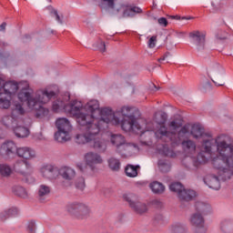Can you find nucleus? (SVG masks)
<instances>
[{"mask_svg": "<svg viewBox=\"0 0 233 233\" xmlns=\"http://www.w3.org/2000/svg\"><path fill=\"white\" fill-rule=\"evenodd\" d=\"M70 101V93L66 92L62 96L53 102L54 112L65 110L71 117H75L79 132L75 136V142L77 145H86L91 143L93 148L98 152L106 151V141L99 137L101 128L108 127V116L105 110H110V107L99 108V101L96 99L89 100L85 105L83 102Z\"/></svg>", "mask_w": 233, "mask_h": 233, "instance_id": "f257e3e1", "label": "nucleus"}, {"mask_svg": "<svg viewBox=\"0 0 233 233\" xmlns=\"http://www.w3.org/2000/svg\"><path fill=\"white\" fill-rule=\"evenodd\" d=\"M202 161H208L212 156V145L217 147V156L212 159L213 167L218 170L221 179H230L233 176V144L227 142V137L219 136L215 140L208 135L202 138Z\"/></svg>", "mask_w": 233, "mask_h": 233, "instance_id": "f03ea898", "label": "nucleus"}, {"mask_svg": "<svg viewBox=\"0 0 233 233\" xmlns=\"http://www.w3.org/2000/svg\"><path fill=\"white\" fill-rule=\"evenodd\" d=\"M17 97L21 103H25L31 110L36 111V117H46L49 114L48 108L43 106L50 103L56 97V92L47 87L34 91L28 81L16 82Z\"/></svg>", "mask_w": 233, "mask_h": 233, "instance_id": "7ed1b4c3", "label": "nucleus"}, {"mask_svg": "<svg viewBox=\"0 0 233 233\" xmlns=\"http://www.w3.org/2000/svg\"><path fill=\"white\" fill-rule=\"evenodd\" d=\"M107 116V125H121L125 132L143 134V127L139 125V109L134 106H124L116 112L111 108L104 110Z\"/></svg>", "mask_w": 233, "mask_h": 233, "instance_id": "20e7f679", "label": "nucleus"}, {"mask_svg": "<svg viewBox=\"0 0 233 233\" xmlns=\"http://www.w3.org/2000/svg\"><path fill=\"white\" fill-rule=\"evenodd\" d=\"M116 0H102L98 5L101 10H111V15L117 19L134 17L136 14H141L143 10L137 6H132L128 2H118Z\"/></svg>", "mask_w": 233, "mask_h": 233, "instance_id": "39448f33", "label": "nucleus"}, {"mask_svg": "<svg viewBox=\"0 0 233 233\" xmlns=\"http://www.w3.org/2000/svg\"><path fill=\"white\" fill-rule=\"evenodd\" d=\"M17 92V82H5L0 77V108L8 110L12 105V95Z\"/></svg>", "mask_w": 233, "mask_h": 233, "instance_id": "423d86ee", "label": "nucleus"}, {"mask_svg": "<svg viewBox=\"0 0 233 233\" xmlns=\"http://www.w3.org/2000/svg\"><path fill=\"white\" fill-rule=\"evenodd\" d=\"M190 137V125H185L178 130L177 133L168 132L167 127H162L157 132V137H168L172 145L177 147L182 141H186Z\"/></svg>", "mask_w": 233, "mask_h": 233, "instance_id": "0eeeda50", "label": "nucleus"}, {"mask_svg": "<svg viewBox=\"0 0 233 233\" xmlns=\"http://www.w3.org/2000/svg\"><path fill=\"white\" fill-rule=\"evenodd\" d=\"M154 121L157 125L154 126L152 122L147 123L145 129H143V133H139L141 139H145V136L147 137V139L144 140V145H148L152 143V137H150V132H154L155 136L157 137V132L161 130L162 127H165V123H167V115L163 113H156Z\"/></svg>", "mask_w": 233, "mask_h": 233, "instance_id": "6e6552de", "label": "nucleus"}, {"mask_svg": "<svg viewBox=\"0 0 233 233\" xmlns=\"http://www.w3.org/2000/svg\"><path fill=\"white\" fill-rule=\"evenodd\" d=\"M66 211L75 216L76 218H80L81 219L88 218L90 216V208L80 201H74L66 205Z\"/></svg>", "mask_w": 233, "mask_h": 233, "instance_id": "1a4fd4ad", "label": "nucleus"}, {"mask_svg": "<svg viewBox=\"0 0 233 233\" xmlns=\"http://www.w3.org/2000/svg\"><path fill=\"white\" fill-rule=\"evenodd\" d=\"M124 198L127 201L129 207L137 213V214H145L148 211V208L147 204L140 202L137 196L135 194H126L124 195Z\"/></svg>", "mask_w": 233, "mask_h": 233, "instance_id": "9d476101", "label": "nucleus"}, {"mask_svg": "<svg viewBox=\"0 0 233 233\" xmlns=\"http://www.w3.org/2000/svg\"><path fill=\"white\" fill-rule=\"evenodd\" d=\"M201 163H207L203 160V153H198V155H186L182 160V165L189 170H196Z\"/></svg>", "mask_w": 233, "mask_h": 233, "instance_id": "9b49d317", "label": "nucleus"}, {"mask_svg": "<svg viewBox=\"0 0 233 233\" xmlns=\"http://www.w3.org/2000/svg\"><path fill=\"white\" fill-rule=\"evenodd\" d=\"M189 223L193 227L195 233H206L207 225L205 224V217L199 213H193L190 216Z\"/></svg>", "mask_w": 233, "mask_h": 233, "instance_id": "f8f14e48", "label": "nucleus"}, {"mask_svg": "<svg viewBox=\"0 0 233 233\" xmlns=\"http://www.w3.org/2000/svg\"><path fill=\"white\" fill-rule=\"evenodd\" d=\"M206 37L205 32L199 30H194L189 33V39L195 44L197 50L201 52L206 48Z\"/></svg>", "mask_w": 233, "mask_h": 233, "instance_id": "ddd939ff", "label": "nucleus"}, {"mask_svg": "<svg viewBox=\"0 0 233 233\" xmlns=\"http://www.w3.org/2000/svg\"><path fill=\"white\" fill-rule=\"evenodd\" d=\"M13 168L19 176H27L34 172V167L29 160L18 159L14 163Z\"/></svg>", "mask_w": 233, "mask_h": 233, "instance_id": "4468645a", "label": "nucleus"}, {"mask_svg": "<svg viewBox=\"0 0 233 233\" xmlns=\"http://www.w3.org/2000/svg\"><path fill=\"white\" fill-rule=\"evenodd\" d=\"M14 154H17V145L14 141H5L0 147V156L3 159H11Z\"/></svg>", "mask_w": 233, "mask_h": 233, "instance_id": "2eb2a0df", "label": "nucleus"}, {"mask_svg": "<svg viewBox=\"0 0 233 233\" xmlns=\"http://www.w3.org/2000/svg\"><path fill=\"white\" fill-rule=\"evenodd\" d=\"M116 154H119L121 157H130V156H134L136 152H139V147L136 144H130L124 142L120 147L116 149Z\"/></svg>", "mask_w": 233, "mask_h": 233, "instance_id": "dca6fc26", "label": "nucleus"}, {"mask_svg": "<svg viewBox=\"0 0 233 233\" xmlns=\"http://www.w3.org/2000/svg\"><path fill=\"white\" fill-rule=\"evenodd\" d=\"M16 156L25 161H32L37 157V152L30 147H20L16 148Z\"/></svg>", "mask_w": 233, "mask_h": 233, "instance_id": "f3484780", "label": "nucleus"}, {"mask_svg": "<svg viewBox=\"0 0 233 233\" xmlns=\"http://www.w3.org/2000/svg\"><path fill=\"white\" fill-rule=\"evenodd\" d=\"M86 165L94 170L97 165H101L103 163V157L96 152H88L85 155Z\"/></svg>", "mask_w": 233, "mask_h": 233, "instance_id": "a211bd4d", "label": "nucleus"}, {"mask_svg": "<svg viewBox=\"0 0 233 233\" xmlns=\"http://www.w3.org/2000/svg\"><path fill=\"white\" fill-rule=\"evenodd\" d=\"M182 150L186 156H198V146L194 140L187 138L181 143Z\"/></svg>", "mask_w": 233, "mask_h": 233, "instance_id": "6ab92c4d", "label": "nucleus"}, {"mask_svg": "<svg viewBox=\"0 0 233 233\" xmlns=\"http://www.w3.org/2000/svg\"><path fill=\"white\" fill-rule=\"evenodd\" d=\"M40 173L46 179H56L57 176H59V170L52 165L43 166Z\"/></svg>", "mask_w": 233, "mask_h": 233, "instance_id": "aec40b11", "label": "nucleus"}, {"mask_svg": "<svg viewBox=\"0 0 233 233\" xmlns=\"http://www.w3.org/2000/svg\"><path fill=\"white\" fill-rule=\"evenodd\" d=\"M223 68L219 65L216 64L211 67V74L216 80H212L216 86H225V82L223 81ZM219 81V83L218 82Z\"/></svg>", "mask_w": 233, "mask_h": 233, "instance_id": "412c9836", "label": "nucleus"}, {"mask_svg": "<svg viewBox=\"0 0 233 233\" xmlns=\"http://www.w3.org/2000/svg\"><path fill=\"white\" fill-rule=\"evenodd\" d=\"M195 214H200L201 216H209L212 214V207L210 204L203 201H198L195 204Z\"/></svg>", "mask_w": 233, "mask_h": 233, "instance_id": "4be33fe9", "label": "nucleus"}, {"mask_svg": "<svg viewBox=\"0 0 233 233\" xmlns=\"http://www.w3.org/2000/svg\"><path fill=\"white\" fill-rule=\"evenodd\" d=\"M59 176L66 181H72L76 178V169L68 166H64L58 170Z\"/></svg>", "mask_w": 233, "mask_h": 233, "instance_id": "5701e85b", "label": "nucleus"}, {"mask_svg": "<svg viewBox=\"0 0 233 233\" xmlns=\"http://www.w3.org/2000/svg\"><path fill=\"white\" fill-rule=\"evenodd\" d=\"M51 192H52V187L46 184L40 185L37 188L38 200L41 201V203H44V201H46V198L50 196Z\"/></svg>", "mask_w": 233, "mask_h": 233, "instance_id": "b1692460", "label": "nucleus"}, {"mask_svg": "<svg viewBox=\"0 0 233 233\" xmlns=\"http://www.w3.org/2000/svg\"><path fill=\"white\" fill-rule=\"evenodd\" d=\"M190 136H192L194 139H205V137H208V134L205 133V128L199 125H193L191 127Z\"/></svg>", "mask_w": 233, "mask_h": 233, "instance_id": "393cba45", "label": "nucleus"}, {"mask_svg": "<svg viewBox=\"0 0 233 233\" xmlns=\"http://www.w3.org/2000/svg\"><path fill=\"white\" fill-rule=\"evenodd\" d=\"M204 182L209 188H212L213 190H219L221 188V183L219 182V177L214 175H208Z\"/></svg>", "mask_w": 233, "mask_h": 233, "instance_id": "a878e982", "label": "nucleus"}, {"mask_svg": "<svg viewBox=\"0 0 233 233\" xmlns=\"http://www.w3.org/2000/svg\"><path fill=\"white\" fill-rule=\"evenodd\" d=\"M72 130H59L55 133V139L58 143H66V141H70L72 139V135H70Z\"/></svg>", "mask_w": 233, "mask_h": 233, "instance_id": "bb28decb", "label": "nucleus"}, {"mask_svg": "<svg viewBox=\"0 0 233 233\" xmlns=\"http://www.w3.org/2000/svg\"><path fill=\"white\" fill-rule=\"evenodd\" d=\"M11 116H13L14 119H17L18 121H23L21 117L25 116V107L20 103H15L12 107Z\"/></svg>", "mask_w": 233, "mask_h": 233, "instance_id": "cd10ccee", "label": "nucleus"}, {"mask_svg": "<svg viewBox=\"0 0 233 233\" xmlns=\"http://www.w3.org/2000/svg\"><path fill=\"white\" fill-rule=\"evenodd\" d=\"M2 123L4 127H6V128H11L14 130L19 123H21V120H18L17 118H14V116H5L2 118Z\"/></svg>", "mask_w": 233, "mask_h": 233, "instance_id": "c85d7f7f", "label": "nucleus"}, {"mask_svg": "<svg viewBox=\"0 0 233 233\" xmlns=\"http://www.w3.org/2000/svg\"><path fill=\"white\" fill-rule=\"evenodd\" d=\"M16 137H28L30 136V130L25 126H23V121L18 123L16 127L13 129Z\"/></svg>", "mask_w": 233, "mask_h": 233, "instance_id": "c756f323", "label": "nucleus"}, {"mask_svg": "<svg viewBox=\"0 0 233 233\" xmlns=\"http://www.w3.org/2000/svg\"><path fill=\"white\" fill-rule=\"evenodd\" d=\"M110 142L111 145L116 147V150H117L125 142H127V139H125V137L121 134H112Z\"/></svg>", "mask_w": 233, "mask_h": 233, "instance_id": "7c9ffc66", "label": "nucleus"}, {"mask_svg": "<svg viewBox=\"0 0 233 233\" xmlns=\"http://www.w3.org/2000/svg\"><path fill=\"white\" fill-rule=\"evenodd\" d=\"M198 194L192 189H182V192L179 193L178 198L180 201H192L194 198H196Z\"/></svg>", "mask_w": 233, "mask_h": 233, "instance_id": "2f4dec72", "label": "nucleus"}, {"mask_svg": "<svg viewBox=\"0 0 233 233\" xmlns=\"http://www.w3.org/2000/svg\"><path fill=\"white\" fill-rule=\"evenodd\" d=\"M57 130H72L70 120L65 117L57 118L56 121Z\"/></svg>", "mask_w": 233, "mask_h": 233, "instance_id": "473e14b6", "label": "nucleus"}, {"mask_svg": "<svg viewBox=\"0 0 233 233\" xmlns=\"http://www.w3.org/2000/svg\"><path fill=\"white\" fill-rule=\"evenodd\" d=\"M183 127V120L179 118H176L174 120H171L168 124L169 131L167 132H173V134H176L179 128Z\"/></svg>", "mask_w": 233, "mask_h": 233, "instance_id": "72a5a7b5", "label": "nucleus"}, {"mask_svg": "<svg viewBox=\"0 0 233 233\" xmlns=\"http://www.w3.org/2000/svg\"><path fill=\"white\" fill-rule=\"evenodd\" d=\"M107 165L110 170H113V172H117L121 168V162L114 157L107 159Z\"/></svg>", "mask_w": 233, "mask_h": 233, "instance_id": "f704fd0d", "label": "nucleus"}, {"mask_svg": "<svg viewBox=\"0 0 233 233\" xmlns=\"http://www.w3.org/2000/svg\"><path fill=\"white\" fill-rule=\"evenodd\" d=\"M12 167L6 163L0 164V176L1 177H10L12 176Z\"/></svg>", "mask_w": 233, "mask_h": 233, "instance_id": "c9c22d12", "label": "nucleus"}, {"mask_svg": "<svg viewBox=\"0 0 233 233\" xmlns=\"http://www.w3.org/2000/svg\"><path fill=\"white\" fill-rule=\"evenodd\" d=\"M12 192L15 193V196H18V198H23L24 199L28 198V191L22 186H14L12 187Z\"/></svg>", "mask_w": 233, "mask_h": 233, "instance_id": "e433bc0d", "label": "nucleus"}, {"mask_svg": "<svg viewBox=\"0 0 233 233\" xmlns=\"http://www.w3.org/2000/svg\"><path fill=\"white\" fill-rule=\"evenodd\" d=\"M149 187L154 194H163L165 192V185L161 182L154 181L150 183Z\"/></svg>", "mask_w": 233, "mask_h": 233, "instance_id": "4c0bfd02", "label": "nucleus"}, {"mask_svg": "<svg viewBox=\"0 0 233 233\" xmlns=\"http://www.w3.org/2000/svg\"><path fill=\"white\" fill-rule=\"evenodd\" d=\"M158 168L161 172L164 174H167V172H170V169L172 168V164H170V161L160 159L158 160Z\"/></svg>", "mask_w": 233, "mask_h": 233, "instance_id": "58836bf2", "label": "nucleus"}, {"mask_svg": "<svg viewBox=\"0 0 233 233\" xmlns=\"http://www.w3.org/2000/svg\"><path fill=\"white\" fill-rule=\"evenodd\" d=\"M47 10L50 14V15L52 17H55L56 21H57V23H59V25H63V15H59V13L57 12V10H56L54 7L52 6H48Z\"/></svg>", "mask_w": 233, "mask_h": 233, "instance_id": "ea45409f", "label": "nucleus"}, {"mask_svg": "<svg viewBox=\"0 0 233 233\" xmlns=\"http://www.w3.org/2000/svg\"><path fill=\"white\" fill-rule=\"evenodd\" d=\"M137 168H139V166H132L127 165L126 167V175L127 177H137Z\"/></svg>", "mask_w": 233, "mask_h": 233, "instance_id": "a19ab883", "label": "nucleus"}, {"mask_svg": "<svg viewBox=\"0 0 233 233\" xmlns=\"http://www.w3.org/2000/svg\"><path fill=\"white\" fill-rule=\"evenodd\" d=\"M171 233H187V228L183 224H173L169 228Z\"/></svg>", "mask_w": 233, "mask_h": 233, "instance_id": "79ce46f5", "label": "nucleus"}, {"mask_svg": "<svg viewBox=\"0 0 233 233\" xmlns=\"http://www.w3.org/2000/svg\"><path fill=\"white\" fill-rule=\"evenodd\" d=\"M183 188H185V187H183L179 182H173L169 185V190L171 192H176V194H177V198L179 197V194H181Z\"/></svg>", "mask_w": 233, "mask_h": 233, "instance_id": "37998d69", "label": "nucleus"}, {"mask_svg": "<svg viewBox=\"0 0 233 233\" xmlns=\"http://www.w3.org/2000/svg\"><path fill=\"white\" fill-rule=\"evenodd\" d=\"M159 154H161L162 156H167V157H176V153L174 152V150L168 148L167 146H162L159 148Z\"/></svg>", "mask_w": 233, "mask_h": 233, "instance_id": "c03bdc74", "label": "nucleus"}, {"mask_svg": "<svg viewBox=\"0 0 233 233\" xmlns=\"http://www.w3.org/2000/svg\"><path fill=\"white\" fill-rule=\"evenodd\" d=\"M23 181L27 185H34L35 183V177L32 176V173H28L27 175H22Z\"/></svg>", "mask_w": 233, "mask_h": 233, "instance_id": "a18cd8bd", "label": "nucleus"}, {"mask_svg": "<svg viewBox=\"0 0 233 233\" xmlns=\"http://www.w3.org/2000/svg\"><path fill=\"white\" fill-rule=\"evenodd\" d=\"M26 231L29 233H35V230H37V226L35 225V221L31 220L28 221L25 225Z\"/></svg>", "mask_w": 233, "mask_h": 233, "instance_id": "49530a36", "label": "nucleus"}, {"mask_svg": "<svg viewBox=\"0 0 233 233\" xmlns=\"http://www.w3.org/2000/svg\"><path fill=\"white\" fill-rule=\"evenodd\" d=\"M76 188H77L78 190H85V187H86V185L85 184V177H80L76 180Z\"/></svg>", "mask_w": 233, "mask_h": 233, "instance_id": "de8ad7c7", "label": "nucleus"}, {"mask_svg": "<svg viewBox=\"0 0 233 233\" xmlns=\"http://www.w3.org/2000/svg\"><path fill=\"white\" fill-rule=\"evenodd\" d=\"M6 210L9 218H17L20 214L19 208L15 207L6 208Z\"/></svg>", "mask_w": 233, "mask_h": 233, "instance_id": "09e8293b", "label": "nucleus"}, {"mask_svg": "<svg viewBox=\"0 0 233 233\" xmlns=\"http://www.w3.org/2000/svg\"><path fill=\"white\" fill-rule=\"evenodd\" d=\"M95 50H99V52H106V46L105 45V42L99 40L97 43L93 45Z\"/></svg>", "mask_w": 233, "mask_h": 233, "instance_id": "8fccbe9b", "label": "nucleus"}, {"mask_svg": "<svg viewBox=\"0 0 233 233\" xmlns=\"http://www.w3.org/2000/svg\"><path fill=\"white\" fill-rule=\"evenodd\" d=\"M156 45H157V36L153 35L149 38L147 42L148 48H156Z\"/></svg>", "mask_w": 233, "mask_h": 233, "instance_id": "3c124183", "label": "nucleus"}, {"mask_svg": "<svg viewBox=\"0 0 233 233\" xmlns=\"http://www.w3.org/2000/svg\"><path fill=\"white\" fill-rule=\"evenodd\" d=\"M229 227H230V222L228 220H224L220 224V228L222 232H227Z\"/></svg>", "mask_w": 233, "mask_h": 233, "instance_id": "603ef678", "label": "nucleus"}, {"mask_svg": "<svg viewBox=\"0 0 233 233\" xmlns=\"http://www.w3.org/2000/svg\"><path fill=\"white\" fill-rule=\"evenodd\" d=\"M9 215L7 209H5L3 211H0V221H6L8 219Z\"/></svg>", "mask_w": 233, "mask_h": 233, "instance_id": "864d4df0", "label": "nucleus"}, {"mask_svg": "<svg viewBox=\"0 0 233 233\" xmlns=\"http://www.w3.org/2000/svg\"><path fill=\"white\" fill-rule=\"evenodd\" d=\"M157 23L160 26H163L164 28L168 26V21L165 17L158 18Z\"/></svg>", "mask_w": 233, "mask_h": 233, "instance_id": "5fc2aeb1", "label": "nucleus"}, {"mask_svg": "<svg viewBox=\"0 0 233 233\" xmlns=\"http://www.w3.org/2000/svg\"><path fill=\"white\" fill-rule=\"evenodd\" d=\"M152 205L155 208H163V203L161 200L155 199L152 201Z\"/></svg>", "mask_w": 233, "mask_h": 233, "instance_id": "6e6d98bb", "label": "nucleus"}, {"mask_svg": "<svg viewBox=\"0 0 233 233\" xmlns=\"http://www.w3.org/2000/svg\"><path fill=\"white\" fill-rule=\"evenodd\" d=\"M211 6H213L215 10H219V0H212Z\"/></svg>", "mask_w": 233, "mask_h": 233, "instance_id": "4d7b16f0", "label": "nucleus"}, {"mask_svg": "<svg viewBox=\"0 0 233 233\" xmlns=\"http://www.w3.org/2000/svg\"><path fill=\"white\" fill-rule=\"evenodd\" d=\"M163 218H164V217L161 214H157V215L155 216V220L156 221H163Z\"/></svg>", "mask_w": 233, "mask_h": 233, "instance_id": "13d9d810", "label": "nucleus"}, {"mask_svg": "<svg viewBox=\"0 0 233 233\" xmlns=\"http://www.w3.org/2000/svg\"><path fill=\"white\" fill-rule=\"evenodd\" d=\"M5 30H6V23L4 22L0 25V32H5Z\"/></svg>", "mask_w": 233, "mask_h": 233, "instance_id": "bf43d9fd", "label": "nucleus"}, {"mask_svg": "<svg viewBox=\"0 0 233 233\" xmlns=\"http://www.w3.org/2000/svg\"><path fill=\"white\" fill-rule=\"evenodd\" d=\"M203 88H211L210 82L209 81H206V83L203 84Z\"/></svg>", "mask_w": 233, "mask_h": 233, "instance_id": "052dcab7", "label": "nucleus"}, {"mask_svg": "<svg viewBox=\"0 0 233 233\" xmlns=\"http://www.w3.org/2000/svg\"><path fill=\"white\" fill-rule=\"evenodd\" d=\"M167 55H165L162 58H159L158 59V62H161V61H165V59H167Z\"/></svg>", "mask_w": 233, "mask_h": 233, "instance_id": "680f3d73", "label": "nucleus"}, {"mask_svg": "<svg viewBox=\"0 0 233 233\" xmlns=\"http://www.w3.org/2000/svg\"><path fill=\"white\" fill-rule=\"evenodd\" d=\"M170 18H171V19H180L179 16H176V15H172V16H170Z\"/></svg>", "mask_w": 233, "mask_h": 233, "instance_id": "e2e57ef3", "label": "nucleus"}, {"mask_svg": "<svg viewBox=\"0 0 233 233\" xmlns=\"http://www.w3.org/2000/svg\"><path fill=\"white\" fill-rule=\"evenodd\" d=\"M182 19H187V20H188V19H192V17H182Z\"/></svg>", "mask_w": 233, "mask_h": 233, "instance_id": "0e129e2a", "label": "nucleus"}, {"mask_svg": "<svg viewBox=\"0 0 233 233\" xmlns=\"http://www.w3.org/2000/svg\"><path fill=\"white\" fill-rule=\"evenodd\" d=\"M78 168H79V170H81L83 172V167L78 166Z\"/></svg>", "mask_w": 233, "mask_h": 233, "instance_id": "69168bd1", "label": "nucleus"}, {"mask_svg": "<svg viewBox=\"0 0 233 233\" xmlns=\"http://www.w3.org/2000/svg\"><path fill=\"white\" fill-rule=\"evenodd\" d=\"M153 86H154V88H155L156 90H157V87L155 85H153Z\"/></svg>", "mask_w": 233, "mask_h": 233, "instance_id": "338daca9", "label": "nucleus"}, {"mask_svg": "<svg viewBox=\"0 0 233 233\" xmlns=\"http://www.w3.org/2000/svg\"><path fill=\"white\" fill-rule=\"evenodd\" d=\"M153 19L156 21V19H157V18H156V17H153Z\"/></svg>", "mask_w": 233, "mask_h": 233, "instance_id": "774afa93", "label": "nucleus"}]
</instances>
